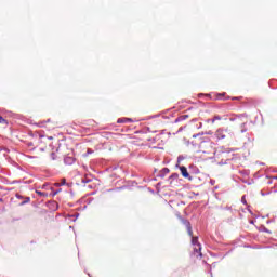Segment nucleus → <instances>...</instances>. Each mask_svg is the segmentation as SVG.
Listing matches in <instances>:
<instances>
[{
    "instance_id": "nucleus-6",
    "label": "nucleus",
    "mask_w": 277,
    "mask_h": 277,
    "mask_svg": "<svg viewBox=\"0 0 277 277\" xmlns=\"http://www.w3.org/2000/svg\"><path fill=\"white\" fill-rule=\"evenodd\" d=\"M189 118V115H181L175 119V123L183 122V120H187Z\"/></svg>"
},
{
    "instance_id": "nucleus-18",
    "label": "nucleus",
    "mask_w": 277,
    "mask_h": 277,
    "mask_svg": "<svg viewBox=\"0 0 277 277\" xmlns=\"http://www.w3.org/2000/svg\"><path fill=\"white\" fill-rule=\"evenodd\" d=\"M48 122H51V119H48Z\"/></svg>"
},
{
    "instance_id": "nucleus-9",
    "label": "nucleus",
    "mask_w": 277,
    "mask_h": 277,
    "mask_svg": "<svg viewBox=\"0 0 277 277\" xmlns=\"http://www.w3.org/2000/svg\"><path fill=\"white\" fill-rule=\"evenodd\" d=\"M60 183H61V187L64 185H67V187H70V184L66 183V179H62Z\"/></svg>"
},
{
    "instance_id": "nucleus-4",
    "label": "nucleus",
    "mask_w": 277,
    "mask_h": 277,
    "mask_svg": "<svg viewBox=\"0 0 277 277\" xmlns=\"http://www.w3.org/2000/svg\"><path fill=\"white\" fill-rule=\"evenodd\" d=\"M215 136L217 137V140H224L226 137L224 129H219L215 133Z\"/></svg>"
},
{
    "instance_id": "nucleus-8",
    "label": "nucleus",
    "mask_w": 277,
    "mask_h": 277,
    "mask_svg": "<svg viewBox=\"0 0 277 277\" xmlns=\"http://www.w3.org/2000/svg\"><path fill=\"white\" fill-rule=\"evenodd\" d=\"M118 124H122L123 122H131V119L128 118H121L117 120Z\"/></svg>"
},
{
    "instance_id": "nucleus-20",
    "label": "nucleus",
    "mask_w": 277,
    "mask_h": 277,
    "mask_svg": "<svg viewBox=\"0 0 277 277\" xmlns=\"http://www.w3.org/2000/svg\"><path fill=\"white\" fill-rule=\"evenodd\" d=\"M276 179H277V176H276Z\"/></svg>"
},
{
    "instance_id": "nucleus-2",
    "label": "nucleus",
    "mask_w": 277,
    "mask_h": 277,
    "mask_svg": "<svg viewBox=\"0 0 277 277\" xmlns=\"http://www.w3.org/2000/svg\"><path fill=\"white\" fill-rule=\"evenodd\" d=\"M40 137V142H39V148L40 150H44V148H47V142H49V140H53V136H47V135H42L39 134ZM44 144V145H42Z\"/></svg>"
},
{
    "instance_id": "nucleus-15",
    "label": "nucleus",
    "mask_w": 277,
    "mask_h": 277,
    "mask_svg": "<svg viewBox=\"0 0 277 277\" xmlns=\"http://www.w3.org/2000/svg\"><path fill=\"white\" fill-rule=\"evenodd\" d=\"M56 194H60V190H56V192L54 193V196H56Z\"/></svg>"
},
{
    "instance_id": "nucleus-17",
    "label": "nucleus",
    "mask_w": 277,
    "mask_h": 277,
    "mask_svg": "<svg viewBox=\"0 0 277 277\" xmlns=\"http://www.w3.org/2000/svg\"><path fill=\"white\" fill-rule=\"evenodd\" d=\"M242 202H246V199H245V198H242Z\"/></svg>"
},
{
    "instance_id": "nucleus-16",
    "label": "nucleus",
    "mask_w": 277,
    "mask_h": 277,
    "mask_svg": "<svg viewBox=\"0 0 277 277\" xmlns=\"http://www.w3.org/2000/svg\"><path fill=\"white\" fill-rule=\"evenodd\" d=\"M242 202H246V199H245V198H242Z\"/></svg>"
},
{
    "instance_id": "nucleus-12",
    "label": "nucleus",
    "mask_w": 277,
    "mask_h": 277,
    "mask_svg": "<svg viewBox=\"0 0 277 277\" xmlns=\"http://www.w3.org/2000/svg\"><path fill=\"white\" fill-rule=\"evenodd\" d=\"M5 122L4 118L0 116V124H3Z\"/></svg>"
},
{
    "instance_id": "nucleus-7",
    "label": "nucleus",
    "mask_w": 277,
    "mask_h": 277,
    "mask_svg": "<svg viewBox=\"0 0 277 277\" xmlns=\"http://www.w3.org/2000/svg\"><path fill=\"white\" fill-rule=\"evenodd\" d=\"M36 194L38 196H41L42 198H47L49 196V193H44V192H40V190H36Z\"/></svg>"
},
{
    "instance_id": "nucleus-19",
    "label": "nucleus",
    "mask_w": 277,
    "mask_h": 277,
    "mask_svg": "<svg viewBox=\"0 0 277 277\" xmlns=\"http://www.w3.org/2000/svg\"><path fill=\"white\" fill-rule=\"evenodd\" d=\"M3 199H0V202L2 201Z\"/></svg>"
},
{
    "instance_id": "nucleus-10",
    "label": "nucleus",
    "mask_w": 277,
    "mask_h": 277,
    "mask_svg": "<svg viewBox=\"0 0 277 277\" xmlns=\"http://www.w3.org/2000/svg\"><path fill=\"white\" fill-rule=\"evenodd\" d=\"M50 157H51L52 161H55V159H57V154L56 153H52L50 155Z\"/></svg>"
},
{
    "instance_id": "nucleus-14",
    "label": "nucleus",
    "mask_w": 277,
    "mask_h": 277,
    "mask_svg": "<svg viewBox=\"0 0 277 277\" xmlns=\"http://www.w3.org/2000/svg\"><path fill=\"white\" fill-rule=\"evenodd\" d=\"M39 127H44V122H39Z\"/></svg>"
},
{
    "instance_id": "nucleus-5",
    "label": "nucleus",
    "mask_w": 277,
    "mask_h": 277,
    "mask_svg": "<svg viewBox=\"0 0 277 277\" xmlns=\"http://www.w3.org/2000/svg\"><path fill=\"white\" fill-rule=\"evenodd\" d=\"M180 170H181V174H182V176H184V179H189V172H187L186 167H180Z\"/></svg>"
},
{
    "instance_id": "nucleus-11",
    "label": "nucleus",
    "mask_w": 277,
    "mask_h": 277,
    "mask_svg": "<svg viewBox=\"0 0 277 277\" xmlns=\"http://www.w3.org/2000/svg\"><path fill=\"white\" fill-rule=\"evenodd\" d=\"M215 120H222V117L220 115H215L212 119V122H215Z\"/></svg>"
},
{
    "instance_id": "nucleus-1",
    "label": "nucleus",
    "mask_w": 277,
    "mask_h": 277,
    "mask_svg": "<svg viewBox=\"0 0 277 277\" xmlns=\"http://www.w3.org/2000/svg\"><path fill=\"white\" fill-rule=\"evenodd\" d=\"M180 220H181L182 224L185 225L188 235L192 237L193 246H196L194 248V252L196 254L199 253V256H202V253L200 252L202 250V247H200V243H198V237H194V230L192 229V223H189L188 220H185L183 217H180Z\"/></svg>"
},
{
    "instance_id": "nucleus-3",
    "label": "nucleus",
    "mask_w": 277,
    "mask_h": 277,
    "mask_svg": "<svg viewBox=\"0 0 277 277\" xmlns=\"http://www.w3.org/2000/svg\"><path fill=\"white\" fill-rule=\"evenodd\" d=\"M15 197L16 198H18V200H23L19 205H21V207H23V205H27V203H29V202H31V198L30 197H23L21 194H16L15 195Z\"/></svg>"
},
{
    "instance_id": "nucleus-13",
    "label": "nucleus",
    "mask_w": 277,
    "mask_h": 277,
    "mask_svg": "<svg viewBox=\"0 0 277 277\" xmlns=\"http://www.w3.org/2000/svg\"><path fill=\"white\" fill-rule=\"evenodd\" d=\"M54 185H55V187H62L61 183H55Z\"/></svg>"
}]
</instances>
